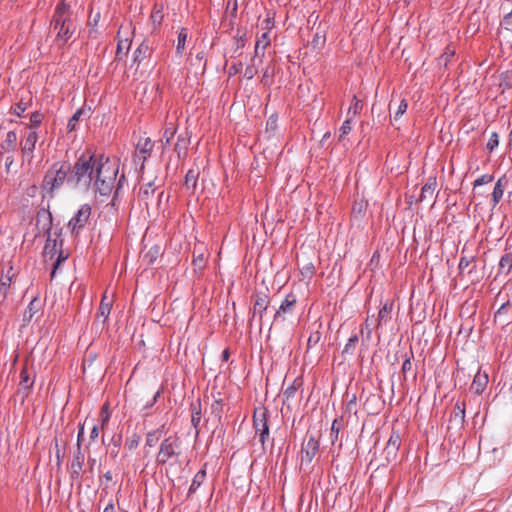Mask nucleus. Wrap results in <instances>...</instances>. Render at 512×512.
Segmentation results:
<instances>
[{
	"label": "nucleus",
	"mask_w": 512,
	"mask_h": 512,
	"mask_svg": "<svg viewBox=\"0 0 512 512\" xmlns=\"http://www.w3.org/2000/svg\"><path fill=\"white\" fill-rule=\"evenodd\" d=\"M500 270L509 272L512 267V259L509 255H504L499 263Z\"/></svg>",
	"instance_id": "f704fd0d"
},
{
	"label": "nucleus",
	"mask_w": 512,
	"mask_h": 512,
	"mask_svg": "<svg viewBox=\"0 0 512 512\" xmlns=\"http://www.w3.org/2000/svg\"><path fill=\"white\" fill-rule=\"evenodd\" d=\"M199 172L194 169H190L185 177V186L188 190H194L197 185V179Z\"/></svg>",
	"instance_id": "b1692460"
},
{
	"label": "nucleus",
	"mask_w": 512,
	"mask_h": 512,
	"mask_svg": "<svg viewBox=\"0 0 512 512\" xmlns=\"http://www.w3.org/2000/svg\"><path fill=\"white\" fill-rule=\"evenodd\" d=\"M36 225L39 230L48 233L46 244L44 246L43 256L46 262L55 260V262L53 263V270L51 273V276L54 277L57 268L63 261L67 259L68 255L61 250L62 241L58 243L57 237L52 238L50 235V230L52 226V216L48 210L42 209L38 212L36 218Z\"/></svg>",
	"instance_id": "f03ea898"
},
{
	"label": "nucleus",
	"mask_w": 512,
	"mask_h": 512,
	"mask_svg": "<svg viewBox=\"0 0 512 512\" xmlns=\"http://www.w3.org/2000/svg\"><path fill=\"white\" fill-rule=\"evenodd\" d=\"M361 109H362L361 101L359 99H357L356 96H354L352 99V103L347 112V116H348L347 118L353 119L356 115L359 114Z\"/></svg>",
	"instance_id": "bb28decb"
},
{
	"label": "nucleus",
	"mask_w": 512,
	"mask_h": 512,
	"mask_svg": "<svg viewBox=\"0 0 512 512\" xmlns=\"http://www.w3.org/2000/svg\"><path fill=\"white\" fill-rule=\"evenodd\" d=\"M274 123H275V120H273L272 118H270V119H269V121H268V124L274 125Z\"/></svg>",
	"instance_id": "338daca9"
},
{
	"label": "nucleus",
	"mask_w": 512,
	"mask_h": 512,
	"mask_svg": "<svg viewBox=\"0 0 512 512\" xmlns=\"http://www.w3.org/2000/svg\"><path fill=\"white\" fill-rule=\"evenodd\" d=\"M254 427H255L256 433H259L261 443L264 444L265 439L269 435V428L267 425L266 415H265L264 411L255 412Z\"/></svg>",
	"instance_id": "1a4fd4ad"
},
{
	"label": "nucleus",
	"mask_w": 512,
	"mask_h": 512,
	"mask_svg": "<svg viewBox=\"0 0 512 512\" xmlns=\"http://www.w3.org/2000/svg\"><path fill=\"white\" fill-rule=\"evenodd\" d=\"M437 186V181L435 177H429L425 183V185L422 187L420 200H431L433 198V195L435 193Z\"/></svg>",
	"instance_id": "4468645a"
},
{
	"label": "nucleus",
	"mask_w": 512,
	"mask_h": 512,
	"mask_svg": "<svg viewBox=\"0 0 512 512\" xmlns=\"http://www.w3.org/2000/svg\"><path fill=\"white\" fill-rule=\"evenodd\" d=\"M391 311H392V303H388V302L385 303L379 311V314H378L379 321H387Z\"/></svg>",
	"instance_id": "2f4dec72"
},
{
	"label": "nucleus",
	"mask_w": 512,
	"mask_h": 512,
	"mask_svg": "<svg viewBox=\"0 0 512 512\" xmlns=\"http://www.w3.org/2000/svg\"><path fill=\"white\" fill-rule=\"evenodd\" d=\"M25 110H26V106L22 103L17 104L13 109L14 113L18 116H20L22 113H24Z\"/></svg>",
	"instance_id": "de8ad7c7"
},
{
	"label": "nucleus",
	"mask_w": 512,
	"mask_h": 512,
	"mask_svg": "<svg viewBox=\"0 0 512 512\" xmlns=\"http://www.w3.org/2000/svg\"><path fill=\"white\" fill-rule=\"evenodd\" d=\"M367 209V203L363 199L355 201L352 209V216L355 220H360Z\"/></svg>",
	"instance_id": "5701e85b"
},
{
	"label": "nucleus",
	"mask_w": 512,
	"mask_h": 512,
	"mask_svg": "<svg viewBox=\"0 0 512 512\" xmlns=\"http://www.w3.org/2000/svg\"><path fill=\"white\" fill-rule=\"evenodd\" d=\"M296 302L297 297L292 293L288 294L286 298L282 301L279 309L276 311L274 320H286L288 315H292Z\"/></svg>",
	"instance_id": "0eeeda50"
},
{
	"label": "nucleus",
	"mask_w": 512,
	"mask_h": 512,
	"mask_svg": "<svg viewBox=\"0 0 512 512\" xmlns=\"http://www.w3.org/2000/svg\"><path fill=\"white\" fill-rule=\"evenodd\" d=\"M268 297L266 295L257 296L254 306H253V317L257 315L261 319L263 317V313L266 311L268 307Z\"/></svg>",
	"instance_id": "f3484780"
},
{
	"label": "nucleus",
	"mask_w": 512,
	"mask_h": 512,
	"mask_svg": "<svg viewBox=\"0 0 512 512\" xmlns=\"http://www.w3.org/2000/svg\"><path fill=\"white\" fill-rule=\"evenodd\" d=\"M118 172L116 159L83 154L75 163L68 182L84 189L93 184L101 195H107L114 188Z\"/></svg>",
	"instance_id": "f257e3e1"
},
{
	"label": "nucleus",
	"mask_w": 512,
	"mask_h": 512,
	"mask_svg": "<svg viewBox=\"0 0 512 512\" xmlns=\"http://www.w3.org/2000/svg\"><path fill=\"white\" fill-rule=\"evenodd\" d=\"M473 257H462L459 262V270L461 273H464L466 270L468 273H471L474 266L470 268L473 263Z\"/></svg>",
	"instance_id": "7c9ffc66"
},
{
	"label": "nucleus",
	"mask_w": 512,
	"mask_h": 512,
	"mask_svg": "<svg viewBox=\"0 0 512 512\" xmlns=\"http://www.w3.org/2000/svg\"><path fill=\"white\" fill-rule=\"evenodd\" d=\"M99 435V429H98V426L97 425H93L92 427V430H91V434H90V439L91 440H95Z\"/></svg>",
	"instance_id": "09e8293b"
},
{
	"label": "nucleus",
	"mask_w": 512,
	"mask_h": 512,
	"mask_svg": "<svg viewBox=\"0 0 512 512\" xmlns=\"http://www.w3.org/2000/svg\"><path fill=\"white\" fill-rule=\"evenodd\" d=\"M178 444L177 439L169 437L165 439L160 446L158 453V461L161 463L167 462L172 456L177 454Z\"/></svg>",
	"instance_id": "423d86ee"
},
{
	"label": "nucleus",
	"mask_w": 512,
	"mask_h": 512,
	"mask_svg": "<svg viewBox=\"0 0 512 512\" xmlns=\"http://www.w3.org/2000/svg\"><path fill=\"white\" fill-rule=\"evenodd\" d=\"M269 37H268V33L265 32L261 35L260 38H258V40L256 41V44H255V54L256 56H260L262 58V56L264 55V51L266 49V47L269 45Z\"/></svg>",
	"instance_id": "4be33fe9"
},
{
	"label": "nucleus",
	"mask_w": 512,
	"mask_h": 512,
	"mask_svg": "<svg viewBox=\"0 0 512 512\" xmlns=\"http://www.w3.org/2000/svg\"><path fill=\"white\" fill-rule=\"evenodd\" d=\"M487 383L488 375L478 371L474 376L473 382L471 384V390H473L476 394H480L484 391Z\"/></svg>",
	"instance_id": "2eb2a0df"
},
{
	"label": "nucleus",
	"mask_w": 512,
	"mask_h": 512,
	"mask_svg": "<svg viewBox=\"0 0 512 512\" xmlns=\"http://www.w3.org/2000/svg\"><path fill=\"white\" fill-rule=\"evenodd\" d=\"M159 437H160V434H159L158 430L148 433L147 438H146V444L150 447L155 446L159 440Z\"/></svg>",
	"instance_id": "c9c22d12"
},
{
	"label": "nucleus",
	"mask_w": 512,
	"mask_h": 512,
	"mask_svg": "<svg viewBox=\"0 0 512 512\" xmlns=\"http://www.w3.org/2000/svg\"><path fill=\"white\" fill-rule=\"evenodd\" d=\"M228 357H229V352L228 350H224L223 353H222V358L224 361H227L228 360Z\"/></svg>",
	"instance_id": "e2e57ef3"
},
{
	"label": "nucleus",
	"mask_w": 512,
	"mask_h": 512,
	"mask_svg": "<svg viewBox=\"0 0 512 512\" xmlns=\"http://www.w3.org/2000/svg\"><path fill=\"white\" fill-rule=\"evenodd\" d=\"M506 185H507V180L505 177L499 178L498 181L496 182V184L494 186L493 193H492V200H493L494 206H496L499 203V201L501 200V198L503 197Z\"/></svg>",
	"instance_id": "a211bd4d"
},
{
	"label": "nucleus",
	"mask_w": 512,
	"mask_h": 512,
	"mask_svg": "<svg viewBox=\"0 0 512 512\" xmlns=\"http://www.w3.org/2000/svg\"><path fill=\"white\" fill-rule=\"evenodd\" d=\"M112 309V300H109L106 295L102 297L98 313H97V321L105 323L110 315Z\"/></svg>",
	"instance_id": "ddd939ff"
},
{
	"label": "nucleus",
	"mask_w": 512,
	"mask_h": 512,
	"mask_svg": "<svg viewBox=\"0 0 512 512\" xmlns=\"http://www.w3.org/2000/svg\"><path fill=\"white\" fill-rule=\"evenodd\" d=\"M504 23L505 24H512V12H508L505 16H504V19H503Z\"/></svg>",
	"instance_id": "5fc2aeb1"
},
{
	"label": "nucleus",
	"mask_w": 512,
	"mask_h": 512,
	"mask_svg": "<svg viewBox=\"0 0 512 512\" xmlns=\"http://www.w3.org/2000/svg\"><path fill=\"white\" fill-rule=\"evenodd\" d=\"M43 115L39 112H34L30 117L31 126H37L42 122Z\"/></svg>",
	"instance_id": "79ce46f5"
},
{
	"label": "nucleus",
	"mask_w": 512,
	"mask_h": 512,
	"mask_svg": "<svg viewBox=\"0 0 512 512\" xmlns=\"http://www.w3.org/2000/svg\"><path fill=\"white\" fill-rule=\"evenodd\" d=\"M152 148L153 143L150 138H140L136 146L135 160L139 159L143 163L146 159V155L152 151Z\"/></svg>",
	"instance_id": "f8f14e48"
},
{
	"label": "nucleus",
	"mask_w": 512,
	"mask_h": 512,
	"mask_svg": "<svg viewBox=\"0 0 512 512\" xmlns=\"http://www.w3.org/2000/svg\"><path fill=\"white\" fill-rule=\"evenodd\" d=\"M22 380L20 382V385H22L24 388H29L32 386L33 381H31L27 375V372L25 370L21 373Z\"/></svg>",
	"instance_id": "37998d69"
},
{
	"label": "nucleus",
	"mask_w": 512,
	"mask_h": 512,
	"mask_svg": "<svg viewBox=\"0 0 512 512\" xmlns=\"http://www.w3.org/2000/svg\"><path fill=\"white\" fill-rule=\"evenodd\" d=\"M57 40L64 44L66 43L75 31V25L70 18H65L60 22L58 27Z\"/></svg>",
	"instance_id": "6e6552de"
},
{
	"label": "nucleus",
	"mask_w": 512,
	"mask_h": 512,
	"mask_svg": "<svg viewBox=\"0 0 512 512\" xmlns=\"http://www.w3.org/2000/svg\"><path fill=\"white\" fill-rule=\"evenodd\" d=\"M305 271H307V272L311 273V272H312V267H311V266H307V267L305 268Z\"/></svg>",
	"instance_id": "0e129e2a"
},
{
	"label": "nucleus",
	"mask_w": 512,
	"mask_h": 512,
	"mask_svg": "<svg viewBox=\"0 0 512 512\" xmlns=\"http://www.w3.org/2000/svg\"><path fill=\"white\" fill-rule=\"evenodd\" d=\"M114 504L112 502H109L106 507L104 508L103 512H114Z\"/></svg>",
	"instance_id": "13d9d810"
},
{
	"label": "nucleus",
	"mask_w": 512,
	"mask_h": 512,
	"mask_svg": "<svg viewBox=\"0 0 512 512\" xmlns=\"http://www.w3.org/2000/svg\"><path fill=\"white\" fill-rule=\"evenodd\" d=\"M203 262H204V257L202 254L194 259L195 265L201 266L203 264Z\"/></svg>",
	"instance_id": "052dcab7"
},
{
	"label": "nucleus",
	"mask_w": 512,
	"mask_h": 512,
	"mask_svg": "<svg viewBox=\"0 0 512 512\" xmlns=\"http://www.w3.org/2000/svg\"><path fill=\"white\" fill-rule=\"evenodd\" d=\"M400 447V437L399 435H391L388 443L384 449V453L386 454V459L388 462H393L397 459L398 449Z\"/></svg>",
	"instance_id": "9b49d317"
},
{
	"label": "nucleus",
	"mask_w": 512,
	"mask_h": 512,
	"mask_svg": "<svg viewBox=\"0 0 512 512\" xmlns=\"http://www.w3.org/2000/svg\"><path fill=\"white\" fill-rule=\"evenodd\" d=\"M16 276V273L13 270V267L10 266L5 275L2 276L0 280V303H3L7 296L9 287Z\"/></svg>",
	"instance_id": "9d476101"
},
{
	"label": "nucleus",
	"mask_w": 512,
	"mask_h": 512,
	"mask_svg": "<svg viewBox=\"0 0 512 512\" xmlns=\"http://www.w3.org/2000/svg\"><path fill=\"white\" fill-rule=\"evenodd\" d=\"M69 10L70 6L65 1H61L57 5L54 16L55 28L58 27V25L61 21H63V19L69 18L68 16H66V14L69 13Z\"/></svg>",
	"instance_id": "6ab92c4d"
},
{
	"label": "nucleus",
	"mask_w": 512,
	"mask_h": 512,
	"mask_svg": "<svg viewBox=\"0 0 512 512\" xmlns=\"http://www.w3.org/2000/svg\"><path fill=\"white\" fill-rule=\"evenodd\" d=\"M128 31H129V26H127V27L121 26L119 31H118L119 37H121L124 34H128Z\"/></svg>",
	"instance_id": "bf43d9fd"
},
{
	"label": "nucleus",
	"mask_w": 512,
	"mask_h": 512,
	"mask_svg": "<svg viewBox=\"0 0 512 512\" xmlns=\"http://www.w3.org/2000/svg\"><path fill=\"white\" fill-rule=\"evenodd\" d=\"M150 53V47L146 42H142L139 47L134 51L133 61L139 65Z\"/></svg>",
	"instance_id": "aec40b11"
},
{
	"label": "nucleus",
	"mask_w": 512,
	"mask_h": 512,
	"mask_svg": "<svg viewBox=\"0 0 512 512\" xmlns=\"http://www.w3.org/2000/svg\"><path fill=\"white\" fill-rule=\"evenodd\" d=\"M408 103L405 99H402L397 107V110L394 112L392 119L393 121H397L407 110Z\"/></svg>",
	"instance_id": "473e14b6"
},
{
	"label": "nucleus",
	"mask_w": 512,
	"mask_h": 512,
	"mask_svg": "<svg viewBox=\"0 0 512 512\" xmlns=\"http://www.w3.org/2000/svg\"><path fill=\"white\" fill-rule=\"evenodd\" d=\"M13 161H14V160H13V157H12V156H7V157L5 158V166H6V168H7L8 170L10 169L11 165L13 164Z\"/></svg>",
	"instance_id": "6e6d98bb"
},
{
	"label": "nucleus",
	"mask_w": 512,
	"mask_h": 512,
	"mask_svg": "<svg viewBox=\"0 0 512 512\" xmlns=\"http://www.w3.org/2000/svg\"><path fill=\"white\" fill-rule=\"evenodd\" d=\"M85 114L84 109H78L73 116L70 118L68 122V131H74L77 128V123L80 121L81 117Z\"/></svg>",
	"instance_id": "c756f323"
},
{
	"label": "nucleus",
	"mask_w": 512,
	"mask_h": 512,
	"mask_svg": "<svg viewBox=\"0 0 512 512\" xmlns=\"http://www.w3.org/2000/svg\"><path fill=\"white\" fill-rule=\"evenodd\" d=\"M241 68H242V63H239L237 65H233L230 68V73L236 74V73H238L241 70Z\"/></svg>",
	"instance_id": "864d4df0"
},
{
	"label": "nucleus",
	"mask_w": 512,
	"mask_h": 512,
	"mask_svg": "<svg viewBox=\"0 0 512 512\" xmlns=\"http://www.w3.org/2000/svg\"><path fill=\"white\" fill-rule=\"evenodd\" d=\"M130 39L128 37L126 38H120L119 41H118V46H117V54H120V53H126L129 48H130Z\"/></svg>",
	"instance_id": "72a5a7b5"
},
{
	"label": "nucleus",
	"mask_w": 512,
	"mask_h": 512,
	"mask_svg": "<svg viewBox=\"0 0 512 512\" xmlns=\"http://www.w3.org/2000/svg\"><path fill=\"white\" fill-rule=\"evenodd\" d=\"M262 58L254 55L251 59V64L248 65L244 71V77L252 79L258 72V66L261 64Z\"/></svg>",
	"instance_id": "412c9836"
},
{
	"label": "nucleus",
	"mask_w": 512,
	"mask_h": 512,
	"mask_svg": "<svg viewBox=\"0 0 512 512\" xmlns=\"http://www.w3.org/2000/svg\"><path fill=\"white\" fill-rule=\"evenodd\" d=\"M175 134V129L172 127V128H167L165 130V133H164V137L166 138V142L169 143L170 140L172 139V137L174 136Z\"/></svg>",
	"instance_id": "49530a36"
},
{
	"label": "nucleus",
	"mask_w": 512,
	"mask_h": 512,
	"mask_svg": "<svg viewBox=\"0 0 512 512\" xmlns=\"http://www.w3.org/2000/svg\"><path fill=\"white\" fill-rule=\"evenodd\" d=\"M492 180H493V177L491 175L485 174L475 180L474 186L488 184V183L492 182Z\"/></svg>",
	"instance_id": "ea45409f"
},
{
	"label": "nucleus",
	"mask_w": 512,
	"mask_h": 512,
	"mask_svg": "<svg viewBox=\"0 0 512 512\" xmlns=\"http://www.w3.org/2000/svg\"><path fill=\"white\" fill-rule=\"evenodd\" d=\"M505 307V305H502L501 308L497 311L496 316L501 314V310Z\"/></svg>",
	"instance_id": "69168bd1"
},
{
	"label": "nucleus",
	"mask_w": 512,
	"mask_h": 512,
	"mask_svg": "<svg viewBox=\"0 0 512 512\" xmlns=\"http://www.w3.org/2000/svg\"><path fill=\"white\" fill-rule=\"evenodd\" d=\"M158 395H159V392H156V394H155V395H154V397H153V402H155V401H156V398H157V396H158Z\"/></svg>",
	"instance_id": "774afa93"
},
{
	"label": "nucleus",
	"mask_w": 512,
	"mask_h": 512,
	"mask_svg": "<svg viewBox=\"0 0 512 512\" xmlns=\"http://www.w3.org/2000/svg\"><path fill=\"white\" fill-rule=\"evenodd\" d=\"M7 140L11 143L16 141V133L15 132H8L7 134Z\"/></svg>",
	"instance_id": "4d7b16f0"
},
{
	"label": "nucleus",
	"mask_w": 512,
	"mask_h": 512,
	"mask_svg": "<svg viewBox=\"0 0 512 512\" xmlns=\"http://www.w3.org/2000/svg\"><path fill=\"white\" fill-rule=\"evenodd\" d=\"M84 455L78 449V452L74 455V459L71 463V470L73 473L78 474L83 466Z\"/></svg>",
	"instance_id": "cd10ccee"
},
{
	"label": "nucleus",
	"mask_w": 512,
	"mask_h": 512,
	"mask_svg": "<svg viewBox=\"0 0 512 512\" xmlns=\"http://www.w3.org/2000/svg\"><path fill=\"white\" fill-rule=\"evenodd\" d=\"M91 215V208L89 205H82L76 214L70 219L68 228L73 234H78L79 231L86 225Z\"/></svg>",
	"instance_id": "20e7f679"
},
{
	"label": "nucleus",
	"mask_w": 512,
	"mask_h": 512,
	"mask_svg": "<svg viewBox=\"0 0 512 512\" xmlns=\"http://www.w3.org/2000/svg\"><path fill=\"white\" fill-rule=\"evenodd\" d=\"M37 141L38 134L36 131L29 130L26 132L24 138L20 142L23 162H31Z\"/></svg>",
	"instance_id": "39448f33"
},
{
	"label": "nucleus",
	"mask_w": 512,
	"mask_h": 512,
	"mask_svg": "<svg viewBox=\"0 0 512 512\" xmlns=\"http://www.w3.org/2000/svg\"><path fill=\"white\" fill-rule=\"evenodd\" d=\"M271 74H272V71H270V69L267 67L265 70H264V73H263V83L265 85H268L270 83V77H271Z\"/></svg>",
	"instance_id": "a18cd8bd"
},
{
	"label": "nucleus",
	"mask_w": 512,
	"mask_h": 512,
	"mask_svg": "<svg viewBox=\"0 0 512 512\" xmlns=\"http://www.w3.org/2000/svg\"><path fill=\"white\" fill-rule=\"evenodd\" d=\"M350 122H351V119L347 118L343 122V124L341 125L340 130H339V132H340V139H342L344 136H346L347 134L350 133V131L352 129Z\"/></svg>",
	"instance_id": "4c0bfd02"
},
{
	"label": "nucleus",
	"mask_w": 512,
	"mask_h": 512,
	"mask_svg": "<svg viewBox=\"0 0 512 512\" xmlns=\"http://www.w3.org/2000/svg\"><path fill=\"white\" fill-rule=\"evenodd\" d=\"M70 171V165L62 162L55 163L46 173L43 181V190L53 193L66 180L67 173Z\"/></svg>",
	"instance_id": "7ed1b4c3"
},
{
	"label": "nucleus",
	"mask_w": 512,
	"mask_h": 512,
	"mask_svg": "<svg viewBox=\"0 0 512 512\" xmlns=\"http://www.w3.org/2000/svg\"><path fill=\"white\" fill-rule=\"evenodd\" d=\"M187 37H188L187 30L185 28H182L179 31L177 45H176V52L178 54H181L184 51Z\"/></svg>",
	"instance_id": "c85d7f7f"
},
{
	"label": "nucleus",
	"mask_w": 512,
	"mask_h": 512,
	"mask_svg": "<svg viewBox=\"0 0 512 512\" xmlns=\"http://www.w3.org/2000/svg\"><path fill=\"white\" fill-rule=\"evenodd\" d=\"M357 342H358L357 335L350 337L344 347L343 352L344 353H352Z\"/></svg>",
	"instance_id": "e433bc0d"
},
{
	"label": "nucleus",
	"mask_w": 512,
	"mask_h": 512,
	"mask_svg": "<svg viewBox=\"0 0 512 512\" xmlns=\"http://www.w3.org/2000/svg\"><path fill=\"white\" fill-rule=\"evenodd\" d=\"M84 434V426H81L80 429H79V433H78V443L80 442L82 436Z\"/></svg>",
	"instance_id": "680f3d73"
},
{
	"label": "nucleus",
	"mask_w": 512,
	"mask_h": 512,
	"mask_svg": "<svg viewBox=\"0 0 512 512\" xmlns=\"http://www.w3.org/2000/svg\"><path fill=\"white\" fill-rule=\"evenodd\" d=\"M201 420L200 411L196 409V407L193 408L192 412V424L196 427Z\"/></svg>",
	"instance_id": "c03bdc74"
},
{
	"label": "nucleus",
	"mask_w": 512,
	"mask_h": 512,
	"mask_svg": "<svg viewBox=\"0 0 512 512\" xmlns=\"http://www.w3.org/2000/svg\"><path fill=\"white\" fill-rule=\"evenodd\" d=\"M186 145H187V142L185 139H178V142L176 144V149L177 150H180V149H186Z\"/></svg>",
	"instance_id": "3c124183"
},
{
	"label": "nucleus",
	"mask_w": 512,
	"mask_h": 512,
	"mask_svg": "<svg viewBox=\"0 0 512 512\" xmlns=\"http://www.w3.org/2000/svg\"><path fill=\"white\" fill-rule=\"evenodd\" d=\"M318 449V444L315 439L310 438L305 447L301 451L302 461L306 460L307 462H311L313 457L315 456Z\"/></svg>",
	"instance_id": "dca6fc26"
},
{
	"label": "nucleus",
	"mask_w": 512,
	"mask_h": 512,
	"mask_svg": "<svg viewBox=\"0 0 512 512\" xmlns=\"http://www.w3.org/2000/svg\"><path fill=\"white\" fill-rule=\"evenodd\" d=\"M499 144L498 135L496 133H492L490 136L488 142H487V148L489 150H493L495 147H497Z\"/></svg>",
	"instance_id": "a19ab883"
},
{
	"label": "nucleus",
	"mask_w": 512,
	"mask_h": 512,
	"mask_svg": "<svg viewBox=\"0 0 512 512\" xmlns=\"http://www.w3.org/2000/svg\"><path fill=\"white\" fill-rule=\"evenodd\" d=\"M411 361L409 359H406L402 364V370L403 372L409 371L411 369Z\"/></svg>",
	"instance_id": "603ef678"
},
{
	"label": "nucleus",
	"mask_w": 512,
	"mask_h": 512,
	"mask_svg": "<svg viewBox=\"0 0 512 512\" xmlns=\"http://www.w3.org/2000/svg\"><path fill=\"white\" fill-rule=\"evenodd\" d=\"M39 309L40 302L37 299H33L24 313V320L31 321L34 315L39 311Z\"/></svg>",
	"instance_id": "a878e982"
},
{
	"label": "nucleus",
	"mask_w": 512,
	"mask_h": 512,
	"mask_svg": "<svg viewBox=\"0 0 512 512\" xmlns=\"http://www.w3.org/2000/svg\"><path fill=\"white\" fill-rule=\"evenodd\" d=\"M126 445L128 446V448L130 450L134 449L135 447H137L138 445V439L137 438H133V439H130L129 441H127Z\"/></svg>",
	"instance_id": "8fccbe9b"
},
{
	"label": "nucleus",
	"mask_w": 512,
	"mask_h": 512,
	"mask_svg": "<svg viewBox=\"0 0 512 512\" xmlns=\"http://www.w3.org/2000/svg\"><path fill=\"white\" fill-rule=\"evenodd\" d=\"M100 417H101L102 425L104 426L110 418L109 405L107 403L103 405V407L101 409Z\"/></svg>",
	"instance_id": "58836bf2"
},
{
	"label": "nucleus",
	"mask_w": 512,
	"mask_h": 512,
	"mask_svg": "<svg viewBox=\"0 0 512 512\" xmlns=\"http://www.w3.org/2000/svg\"><path fill=\"white\" fill-rule=\"evenodd\" d=\"M154 185L152 182H148L147 184H145L144 186H142L140 188V191H139V197L145 201V205L148 207L149 203H148V199L150 197V195H153L154 194Z\"/></svg>",
	"instance_id": "393cba45"
}]
</instances>
